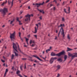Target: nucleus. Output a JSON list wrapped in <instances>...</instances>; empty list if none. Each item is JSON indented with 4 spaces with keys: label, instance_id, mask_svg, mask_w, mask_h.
Instances as JSON below:
<instances>
[{
    "label": "nucleus",
    "instance_id": "1",
    "mask_svg": "<svg viewBox=\"0 0 77 77\" xmlns=\"http://www.w3.org/2000/svg\"><path fill=\"white\" fill-rule=\"evenodd\" d=\"M13 48L14 49V50H13V53H14L15 54L16 56H18V54L16 53V52L15 51V50L17 52H18L17 50V46H16V44L14 43H13Z\"/></svg>",
    "mask_w": 77,
    "mask_h": 77
},
{
    "label": "nucleus",
    "instance_id": "2",
    "mask_svg": "<svg viewBox=\"0 0 77 77\" xmlns=\"http://www.w3.org/2000/svg\"><path fill=\"white\" fill-rule=\"evenodd\" d=\"M68 54L69 56L72 57L71 58L72 60L74 58H75V57H77V53H74L73 54H71L69 53Z\"/></svg>",
    "mask_w": 77,
    "mask_h": 77
},
{
    "label": "nucleus",
    "instance_id": "3",
    "mask_svg": "<svg viewBox=\"0 0 77 77\" xmlns=\"http://www.w3.org/2000/svg\"><path fill=\"white\" fill-rule=\"evenodd\" d=\"M2 12V13L3 15H6V13L8 12V9L6 8H4V9L0 10V12Z\"/></svg>",
    "mask_w": 77,
    "mask_h": 77
},
{
    "label": "nucleus",
    "instance_id": "4",
    "mask_svg": "<svg viewBox=\"0 0 77 77\" xmlns=\"http://www.w3.org/2000/svg\"><path fill=\"white\" fill-rule=\"evenodd\" d=\"M33 17V14H31V15H29V14H28L27 15H26L25 17H26V18L25 20V21H27L28 20H29V21H30V17Z\"/></svg>",
    "mask_w": 77,
    "mask_h": 77
},
{
    "label": "nucleus",
    "instance_id": "5",
    "mask_svg": "<svg viewBox=\"0 0 77 77\" xmlns=\"http://www.w3.org/2000/svg\"><path fill=\"white\" fill-rule=\"evenodd\" d=\"M60 32H61V34L63 36V38H64L65 37V34H64V31H63V28L62 27H61V29H60V32L58 33V37L59 36V35H60Z\"/></svg>",
    "mask_w": 77,
    "mask_h": 77
},
{
    "label": "nucleus",
    "instance_id": "6",
    "mask_svg": "<svg viewBox=\"0 0 77 77\" xmlns=\"http://www.w3.org/2000/svg\"><path fill=\"white\" fill-rule=\"evenodd\" d=\"M15 32H14L12 34H10V38L11 41H13V39H15Z\"/></svg>",
    "mask_w": 77,
    "mask_h": 77
},
{
    "label": "nucleus",
    "instance_id": "7",
    "mask_svg": "<svg viewBox=\"0 0 77 77\" xmlns=\"http://www.w3.org/2000/svg\"><path fill=\"white\" fill-rule=\"evenodd\" d=\"M44 4V2H43L42 3H36L35 5H37V8H39L40 6H41V5H43Z\"/></svg>",
    "mask_w": 77,
    "mask_h": 77
},
{
    "label": "nucleus",
    "instance_id": "8",
    "mask_svg": "<svg viewBox=\"0 0 77 77\" xmlns=\"http://www.w3.org/2000/svg\"><path fill=\"white\" fill-rule=\"evenodd\" d=\"M64 51H63L62 52H61L57 54H56V56H60L63 55V54H64Z\"/></svg>",
    "mask_w": 77,
    "mask_h": 77
},
{
    "label": "nucleus",
    "instance_id": "9",
    "mask_svg": "<svg viewBox=\"0 0 77 77\" xmlns=\"http://www.w3.org/2000/svg\"><path fill=\"white\" fill-rule=\"evenodd\" d=\"M33 57H36V58H37V59H38L39 60H40V61H42V60L40 59V58H39V57H38V56H37V55H33Z\"/></svg>",
    "mask_w": 77,
    "mask_h": 77
},
{
    "label": "nucleus",
    "instance_id": "10",
    "mask_svg": "<svg viewBox=\"0 0 77 77\" xmlns=\"http://www.w3.org/2000/svg\"><path fill=\"white\" fill-rule=\"evenodd\" d=\"M54 61V58H51L50 61V63L51 64L53 62V61Z\"/></svg>",
    "mask_w": 77,
    "mask_h": 77
},
{
    "label": "nucleus",
    "instance_id": "11",
    "mask_svg": "<svg viewBox=\"0 0 77 77\" xmlns=\"http://www.w3.org/2000/svg\"><path fill=\"white\" fill-rule=\"evenodd\" d=\"M37 10L38 11H39L40 12H42L43 14H44V10H41L39 9H38V8L37 9Z\"/></svg>",
    "mask_w": 77,
    "mask_h": 77
},
{
    "label": "nucleus",
    "instance_id": "12",
    "mask_svg": "<svg viewBox=\"0 0 77 77\" xmlns=\"http://www.w3.org/2000/svg\"><path fill=\"white\" fill-rule=\"evenodd\" d=\"M51 54L52 56H56V54L55 53L53 52L51 53Z\"/></svg>",
    "mask_w": 77,
    "mask_h": 77
},
{
    "label": "nucleus",
    "instance_id": "13",
    "mask_svg": "<svg viewBox=\"0 0 77 77\" xmlns=\"http://www.w3.org/2000/svg\"><path fill=\"white\" fill-rule=\"evenodd\" d=\"M64 61H65V60H66V59H67V55H65L64 56Z\"/></svg>",
    "mask_w": 77,
    "mask_h": 77
},
{
    "label": "nucleus",
    "instance_id": "14",
    "mask_svg": "<svg viewBox=\"0 0 77 77\" xmlns=\"http://www.w3.org/2000/svg\"><path fill=\"white\" fill-rule=\"evenodd\" d=\"M57 69H60V66L58 65L57 66Z\"/></svg>",
    "mask_w": 77,
    "mask_h": 77
},
{
    "label": "nucleus",
    "instance_id": "15",
    "mask_svg": "<svg viewBox=\"0 0 77 77\" xmlns=\"http://www.w3.org/2000/svg\"><path fill=\"white\" fill-rule=\"evenodd\" d=\"M7 3V0L5 1V2H4L2 3V4L1 5L2 6H4V5L6 4Z\"/></svg>",
    "mask_w": 77,
    "mask_h": 77
},
{
    "label": "nucleus",
    "instance_id": "16",
    "mask_svg": "<svg viewBox=\"0 0 77 77\" xmlns=\"http://www.w3.org/2000/svg\"><path fill=\"white\" fill-rule=\"evenodd\" d=\"M34 33H37V28L36 27H35V32H34Z\"/></svg>",
    "mask_w": 77,
    "mask_h": 77
},
{
    "label": "nucleus",
    "instance_id": "17",
    "mask_svg": "<svg viewBox=\"0 0 77 77\" xmlns=\"http://www.w3.org/2000/svg\"><path fill=\"white\" fill-rule=\"evenodd\" d=\"M67 48V51H71L73 50L72 49H71L69 48Z\"/></svg>",
    "mask_w": 77,
    "mask_h": 77
},
{
    "label": "nucleus",
    "instance_id": "18",
    "mask_svg": "<svg viewBox=\"0 0 77 77\" xmlns=\"http://www.w3.org/2000/svg\"><path fill=\"white\" fill-rule=\"evenodd\" d=\"M64 26H65V25H64V24H61L60 26L59 25V26H58V27H64Z\"/></svg>",
    "mask_w": 77,
    "mask_h": 77
},
{
    "label": "nucleus",
    "instance_id": "19",
    "mask_svg": "<svg viewBox=\"0 0 77 77\" xmlns=\"http://www.w3.org/2000/svg\"><path fill=\"white\" fill-rule=\"evenodd\" d=\"M58 61L59 62H62V60L61 58H59L58 59Z\"/></svg>",
    "mask_w": 77,
    "mask_h": 77
},
{
    "label": "nucleus",
    "instance_id": "20",
    "mask_svg": "<svg viewBox=\"0 0 77 77\" xmlns=\"http://www.w3.org/2000/svg\"><path fill=\"white\" fill-rule=\"evenodd\" d=\"M14 54H12L11 56V59H14Z\"/></svg>",
    "mask_w": 77,
    "mask_h": 77
},
{
    "label": "nucleus",
    "instance_id": "21",
    "mask_svg": "<svg viewBox=\"0 0 77 77\" xmlns=\"http://www.w3.org/2000/svg\"><path fill=\"white\" fill-rule=\"evenodd\" d=\"M32 43H35V41H32V40H30V44H32Z\"/></svg>",
    "mask_w": 77,
    "mask_h": 77
},
{
    "label": "nucleus",
    "instance_id": "22",
    "mask_svg": "<svg viewBox=\"0 0 77 77\" xmlns=\"http://www.w3.org/2000/svg\"><path fill=\"white\" fill-rule=\"evenodd\" d=\"M19 73H20V71L18 70L17 72V74H19Z\"/></svg>",
    "mask_w": 77,
    "mask_h": 77
},
{
    "label": "nucleus",
    "instance_id": "23",
    "mask_svg": "<svg viewBox=\"0 0 77 77\" xmlns=\"http://www.w3.org/2000/svg\"><path fill=\"white\" fill-rule=\"evenodd\" d=\"M16 20L17 21H18V22H20V21L19 20V18L18 17H17Z\"/></svg>",
    "mask_w": 77,
    "mask_h": 77
},
{
    "label": "nucleus",
    "instance_id": "24",
    "mask_svg": "<svg viewBox=\"0 0 77 77\" xmlns=\"http://www.w3.org/2000/svg\"><path fill=\"white\" fill-rule=\"evenodd\" d=\"M67 38L68 39H70V37H69V35L68 34L67 35Z\"/></svg>",
    "mask_w": 77,
    "mask_h": 77
},
{
    "label": "nucleus",
    "instance_id": "25",
    "mask_svg": "<svg viewBox=\"0 0 77 77\" xmlns=\"http://www.w3.org/2000/svg\"><path fill=\"white\" fill-rule=\"evenodd\" d=\"M50 51V49H49L48 50H46V52L47 53H48V51Z\"/></svg>",
    "mask_w": 77,
    "mask_h": 77
},
{
    "label": "nucleus",
    "instance_id": "26",
    "mask_svg": "<svg viewBox=\"0 0 77 77\" xmlns=\"http://www.w3.org/2000/svg\"><path fill=\"white\" fill-rule=\"evenodd\" d=\"M21 32H19V37L20 38H21Z\"/></svg>",
    "mask_w": 77,
    "mask_h": 77
},
{
    "label": "nucleus",
    "instance_id": "27",
    "mask_svg": "<svg viewBox=\"0 0 77 77\" xmlns=\"http://www.w3.org/2000/svg\"><path fill=\"white\" fill-rule=\"evenodd\" d=\"M18 49L19 51H20V52H21V50H20V48H19V45H18Z\"/></svg>",
    "mask_w": 77,
    "mask_h": 77
},
{
    "label": "nucleus",
    "instance_id": "28",
    "mask_svg": "<svg viewBox=\"0 0 77 77\" xmlns=\"http://www.w3.org/2000/svg\"><path fill=\"white\" fill-rule=\"evenodd\" d=\"M40 57H42V58H43V59H44V60H45V58H44L43 57H42V55H39Z\"/></svg>",
    "mask_w": 77,
    "mask_h": 77
},
{
    "label": "nucleus",
    "instance_id": "29",
    "mask_svg": "<svg viewBox=\"0 0 77 77\" xmlns=\"http://www.w3.org/2000/svg\"><path fill=\"white\" fill-rule=\"evenodd\" d=\"M68 11H69V13H70V12L69 11H70V8L69 7V9L68 10Z\"/></svg>",
    "mask_w": 77,
    "mask_h": 77
},
{
    "label": "nucleus",
    "instance_id": "30",
    "mask_svg": "<svg viewBox=\"0 0 77 77\" xmlns=\"http://www.w3.org/2000/svg\"><path fill=\"white\" fill-rule=\"evenodd\" d=\"M14 0H12V1L11 2V7L13 6V2H14Z\"/></svg>",
    "mask_w": 77,
    "mask_h": 77
},
{
    "label": "nucleus",
    "instance_id": "31",
    "mask_svg": "<svg viewBox=\"0 0 77 77\" xmlns=\"http://www.w3.org/2000/svg\"><path fill=\"white\" fill-rule=\"evenodd\" d=\"M22 68H23V66H20V68L21 70H22V71H23V69H22Z\"/></svg>",
    "mask_w": 77,
    "mask_h": 77
},
{
    "label": "nucleus",
    "instance_id": "32",
    "mask_svg": "<svg viewBox=\"0 0 77 77\" xmlns=\"http://www.w3.org/2000/svg\"><path fill=\"white\" fill-rule=\"evenodd\" d=\"M25 68H24V69H26V63L25 64Z\"/></svg>",
    "mask_w": 77,
    "mask_h": 77
},
{
    "label": "nucleus",
    "instance_id": "33",
    "mask_svg": "<svg viewBox=\"0 0 77 77\" xmlns=\"http://www.w3.org/2000/svg\"><path fill=\"white\" fill-rule=\"evenodd\" d=\"M62 21H65V19H64V17H63L62 18Z\"/></svg>",
    "mask_w": 77,
    "mask_h": 77
},
{
    "label": "nucleus",
    "instance_id": "34",
    "mask_svg": "<svg viewBox=\"0 0 77 77\" xmlns=\"http://www.w3.org/2000/svg\"><path fill=\"white\" fill-rule=\"evenodd\" d=\"M11 2H9V0H8V5H10V4H11Z\"/></svg>",
    "mask_w": 77,
    "mask_h": 77
},
{
    "label": "nucleus",
    "instance_id": "35",
    "mask_svg": "<svg viewBox=\"0 0 77 77\" xmlns=\"http://www.w3.org/2000/svg\"><path fill=\"white\" fill-rule=\"evenodd\" d=\"M26 38V42H28V41L29 40V39L27 38Z\"/></svg>",
    "mask_w": 77,
    "mask_h": 77
},
{
    "label": "nucleus",
    "instance_id": "36",
    "mask_svg": "<svg viewBox=\"0 0 77 77\" xmlns=\"http://www.w3.org/2000/svg\"><path fill=\"white\" fill-rule=\"evenodd\" d=\"M64 11H65V13H66V14H68V13L66 12V9H64Z\"/></svg>",
    "mask_w": 77,
    "mask_h": 77
},
{
    "label": "nucleus",
    "instance_id": "37",
    "mask_svg": "<svg viewBox=\"0 0 77 77\" xmlns=\"http://www.w3.org/2000/svg\"><path fill=\"white\" fill-rule=\"evenodd\" d=\"M34 36H35V37L36 38V39H37V35H34Z\"/></svg>",
    "mask_w": 77,
    "mask_h": 77
},
{
    "label": "nucleus",
    "instance_id": "38",
    "mask_svg": "<svg viewBox=\"0 0 77 77\" xmlns=\"http://www.w3.org/2000/svg\"><path fill=\"white\" fill-rule=\"evenodd\" d=\"M5 72H8V69H6Z\"/></svg>",
    "mask_w": 77,
    "mask_h": 77
},
{
    "label": "nucleus",
    "instance_id": "39",
    "mask_svg": "<svg viewBox=\"0 0 77 77\" xmlns=\"http://www.w3.org/2000/svg\"><path fill=\"white\" fill-rule=\"evenodd\" d=\"M50 0H47L46 2V3H48L49 2V1H50Z\"/></svg>",
    "mask_w": 77,
    "mask_h": 77
},
{
    "label": "nucleus",
    "instance_id": "40",
    "mask_svg": "<svg viewBox=\"0 0 77 77\" xmlns=\"http://www.w3.org/2000/svg\"><path fill=\"white\" fill-rule=\"evenodd\" d=\"M1 61L2 62H5V61L4 60H3L2 59L1 60Z\"/></svg>",
    "mask_w": 77,
    "mask_h": 77
},
{
    "label": "nucleus",
    "instance_id": "41",
    "mask_svg": "<svg viewBox=\"0 0 77 77\" xmlns=\"http://www.w3.org/2000/svg\"><path fill=\"white\" fill-rule=\"evenodd\" d=\"M14 67L12 66V68H11V69H12L13 71H14Z\"/></svg>",
    "mask_w": 77,
    "mask_h": 77
},
{
    "label": "nucleus",
    "instance_id": "42",
    "mask_svg": "<svg viewBox=\"0 0 77 77\" xmlns=\"http://www.w3.org/2000/svg\"><path fill=\"white\" fill-rule=\"evenodd\" d=\"M7 73V72H5V75H4V77H5L6 76V75Z\"/></svg>",
    "mask_w": 77,
    "mask_h": 77
},
{
    "label": "nucleus",
    "instance_id": "43",
    "mask_svg": "<svg viewBox=\"0 0 77 77\" xmlns=\"http://www.w3.org/2000/svg\"><path fill=\"white\" fill-rule=\"evenodd\" d=\"M39 18L40 20H42V16H40V17H39Z\"/></svg>",
    "mask_w": 77,
    "mask_h": 77
},
{
    "label": "nucleus",
    "instance_id": "44",
    "mask_svg": "<svg viewBox=\"0 0 77 77\" xmlns=\"http://www.w3.org/2000/svg\"><path fill=\"white\" fill-rule=\"evenodd\" d=\"M22 60H26V58H22Z\"/></svg>",
    "mask_w": 77,
    "mask_h": 77
},
{
    "label": "nucleus",
    "instance_id": "45",
    "mask_svg": "<svg viewBox=\"0 0 77 77\" xmlns=\"http://www.w3.org/2000/svg\"><path fill=\"white\" fill-rule=\"evenodd\" d=\"M34 62H35V63H37V62H38V61H37L36 60H35L34 61Z\"/></svg>",
    "mask_w": 77,
    "mask_h": 77
},
{
    "label": "nucleus",
    "instance_id": "46",
    "mask_svg": "<svg viewBox=\"0 0 77 77\" xmlns=\"http://www.w3.org/2000/svg\"><path fill=\"white\" fill-rule=\"evenodd\" d=\"M3 58L4 59H5V60L6 59V58L4 56H3Z\"/></svg>",
    "mask_w": 77,
    "mask_h": 77
},
{
    "label": "nucleus",
    "instance_id": "47",
    "mask_svg": "<svg viewBox=\"0 0 77 77\" xmlns=\"http://www.w3.org/2000/svg\"><path fill=\"white\" fill-rule=\"evenodd\" d=\"M60 76V74H58L57 76V77H59Z\"/></svg>",
    "mask_w": 77,
    "mask_h": 77
},
{
    "label": "nucleus",
    "instance_id": "48",
    "mask_svg": "<svg viewBox=\"0 0 77 77\" xmlns=\"http://www.w3.org/2000/svg\"><path fill=\"white\" fill-rule=\"evenodd\" d=\"M19 24L20 25H21V24H22V23H21V21H20V22H19Z\"/></svg>",
    "mask_w": 77,
    "mask_h": 77
},
{
    "label": "nucleus",
    "instance_id": "49",
    "mask_svg": "<svg viewBox=\"0 0 77 77\" xmlns=\"http://www.w3.org/2000/svg\"><path fill=\"white\" fill-rule=\"evenodd\" d=\"M13 23V21H11V22L10 23V24H12Z\"/></svg>",
    "mask_w": 77,
    "mask_h": 77
},
{
    "label": "nucleus",
    "instance_id": "50",
    "mask_svg": "<svg viewBox=\"0 0 77 77\" xmlns=\"http://www.w3.org/2000/svg\"><path fill=\"white\" fill-rule=\"evenodd\" d=\"M53 6V4H51L50 5V7H51V6Z\"/></svg>",
    "mask_w": 77,
    "mask_h": 77
},
{
    "label": "nucleus",
    "instance_id": "51",
    "mask_svg": "<svg viewBox=\"0 0 77 77\" xmlns=\"http://www.w3.org/2000/svg\"><path fill=\"white\" fill-rule=\"evenodd\" d=\"M28 8L29 9H30V6H29L28 7Z\"/></svg>",
    "mask_w": 77,
    "mask_h": 77
},
{
    "label": "nucleus",
    "instance_id": "52",
    "mask_svg": "<svg viewBox=\"0 0 77 77\" xmlns=\"http://www.w3.org/2000/svg\"><path fill=\"white\" fill-rule=\"evenodd\" d=\"M20 38L21 41H23V38H21V37Z\"/></svg>",
    "mask_w": 77,
    "mask_h": 77
},
{
    "label": "nucleus",
    "instance_id": "53",
    "mask_svg": "<svg viewBox=\"0 0 77 77\" xmlns=\"http://www.w3.org/2000/svg\"><path fill=\"white\" fill-rule=\"evenodd\" d=\"M38 25H39L40 26H41V23H38Z\"/></svg>",
    "mask_w": 77,
    "mask_h": 77
},
{
    "label": "nucleus",
    "instance_id": "54",
    "mask_svg": "<svg viewBox=\"0 0 77 77\" xmlns=\"http://www.w3.org/2000/svg\"><path fill=\"white\" fill-rule=\"evenodd\" d=\"M55 2L56 3H57V2H56V0H54V1L53 2Z\"/></svg>",
    "mask_w": 77,
    "mask_h": 77
},
{
    "label": "nucleus",
    "instance_id": "55",
    "mask_svg": "<svg viewBox=\"0 0 77 77\" xmlns=\"http://www.w3.org/2000/svg\"><path fill=\"white\" fill-rule=\"evenodd\" d=\"M29 2V1H27L26 2H25L23 4V5H24V4H25V3H27V2Z\"/></svg>",
    "mask_w": 77,
    "mask_h": 77
},
{
    "label": "nucleus",
    "instance_id": "56",
    "mask_svg": "<svg viewBox=\"0 0 77 77\" xmlns=\"http://www.w3.org/2000/svg\"><path fill=\"white\" fill-rule=\"evenodd\" d=\"M54 59H55H55H57V58L56 57H54V58H53Z\"/></svg>",
    "mask_w": 77,
    "mask_h": 77
},
{
    "label": "nucleus",
    "instance_id": "57",
    "mask_svg": "<svg viewBox=\"0 0 77 77\" xmlns=\"http://www.w3.org/2000/svg\"><path fill=\"white\" fill-rule=\"evenodd\" d=\"M55 39H57V36H55Z\"/></svg>",
    "mask_w": 77,
    "mask_h": 77
},
{
    "label": "nucleus",
    "instance_id": "58",
    "mask_svg": "<svg viewBox=\"0 0 77 77\" xmlns=\"http://www.w3.org/2000/svg\"><path fill=\"white\" fill-rule=\"evenodd\" d=\"M55 9H56V7H54V10H55Z\"/></svg>",
    "mask_w": 77,
    "mask_h": 77
},
{
    "label": "nucleus",
    "instance_id": "59",
    "mask_svg": "<svg viewBox=\"0 0 77 77\" xmlns=\"http://www.w3.org/2000/svg\"><path fill=\"white\" fill-rule=\"evenodd\" d=\"M59 4H57V6H59Z\"/></svg>",
    "mask_w": 77,
    "mask_h": 77
},
{
    "label": "nucleus",
    "instance_id": "60",
    "mask_svg": "<svg viewBox=\"0 0 77 77\" xmlns=\"http://www.w3.org/2000/svg\"><path fill=\"white\" fill-rule=\"evenodd\" d=\"M31 47H34V45L33 44L32 45H31Z\"/></svg>",
    "mask_w": 77,
    "mask_h": 77
},
{
    "label": "nucleus",
    "instance_id": "61",
    "mask_svg": "<svg viewBox=\"0 0 77 77\" xmlns=\"http://www.w3.org/2000/svg\"><path fill=\"white\" fill-rule=\"evenodd\" d=\"M23 18V17L22 16H20V19H21V18Z\"/></svg>",
    "mask_w": 77,
    "mask_h": 77
},
{
    "label": "nucleus",
    "instance_id": "62",
    "mask_svg": "<svg viewBox=\"0 0 77 77\" xmlns=\"http://www.w3.org/2000/svg\"><path fill=\"white\" fill-rule=\"evenodd\" d=\"M34 50H37V48H35L34 49Z\"/></svg>",
    "mask_w": 77,
    "mask_h": 77
},
{
    "label": "nucleus",
    "instance_id": "63",
    "mask_svg": "<svg viewBox=\"0 0 77 77\" xmlns=\"http://www.w3.org/2000/svg\"><path fill=\"white\" fill-rule=\"evenodd\" d=\"M3 66H5V63H4L3 64Z\"/></svg>",
    "mask_w": 77,
    "mask_h": 77
},
{
    "label": "nucleus",
    "instance_id": "64",
    "mask_svg": "<svg viewBox=\"0 0 77 77\" xmlns=\"http://www.w3.org/2000/svg\"><path fill=\"white\" fill-rule=\"evenodd\" d=\"M24 76V77H27V76H26L25 75H23Z\"/></svg>",
    "mask_w": 77,
    "mask_h": 77
}]
</instances>
